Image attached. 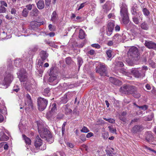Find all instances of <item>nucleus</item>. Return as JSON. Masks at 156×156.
Instances as JSON below:
<instances>
[{
	"label": "nucleus",
	"mask_w": 156,
	"mask_h": 156,
	"mask_svg": "<svg viewBox=\"0 0 156 156\" xmlns=\"http://www.w3.org/2000/svg\"><path fill=\"white\" fill-rule=\"evenodd\" d=\"M139 55L138 48L132 46L129 48L127 53L128 58L126 60V62L129 65H132L133 61L138 59Z\"/></svg>",
	"instance_id": "nucleus-1"
},
{
	"label": "nucleus",
	"mask_w": 156,
	"mask_h": 156,
	"mask_svg": "<svg viewBox=\"0 0 156 156\" xmlns=\"http://www.w3.org/2000/svg\"><path fill=\"white\" fill-rule=\"evenodd\" d=\"M38 132L41 137L42 138H46V140L50 143L53 141L52 135L50 134V131L47 129H41V126L40 125V123L37 122Z\"/></svg>",
	"instance_id": "nucleus-2"
},
{
	"label": "nucleus",
	"mask_w": 156,
	"mask_h": 156,
	"mask_svg": "<svg viewBox=\"0 0 156 156\" xmlns=\"http://www.w3.org/2000/svg\"><path fill=\"white\" fill-rule=\"evenodd\" d=\"M120 13L123 23L125 24L128 23L129 21V14L127 6L126 4L122 3L120 5Z\"/></svg>",
	"instance_id": "nucleus-3"
},
{
	"label": "nucleus",
	"mask_w": 156,
	"mask_h": 156,
	"mask_svg": "<svg viewBox=\"0 0 156 156\" xmlns=\"http://www.w3.org/2000/svg\"><path fill=\"white\" fill-rule=\"evenodd\" d=\"M13 76L11 73L6 72L4 76L3 80L1 83L2 87L6 88L9 85L13 80Z\"/></svg>",
	"instance_id": "nucleus-4"
},
{
	"label": "nucleus",
	"mask_w": 156,
	"mask_h": 156,
	"mask_svg": "<svg viewBox=\"0 0 156 156\" xmlns=\"http://www.w3.org/2000/svg\"><path fill=\"white\" fill-rule=\"evenodd\" d=\"M106 66L104 64L100 63L96 68V71L101 76H106Z\"/></svg>",
	"instance_id": "nucleus-5"
},
{
	"label": "nucleus",
	"mask_w": 156,
	"mask_h": 156,
	"mask_svg": "<svg viewBox=\"0 0 156 156\" xmlns=\"http://www.w3.org/2000/svg\"><path fill=\"white\" fill-rule=\"evenodd\" d=\"M37 102L39 109L41 111L46 108L48 101L47 100L44 98H40L38 99Z\"/></svg>",
	"instance_id": "nucleus-6"
},
{
	"label": "nucleus",
	"mask_w": 156,
	"mask_h": 156,
	"mask_svg": "<svg viewBox=\"0 0 156 156\" xmlns=\"http://www.w3.org/2000/svg\"><path fill=\"white\" fill-rule=\"evenodd\" d=\"M131 72V74L137 78L143 77L145 75L144 71H139L137 69H132Z\"/></svg>",
	"instance_id": "nucleus-7"
},
{
	"label": "nucleus",
	"mask_w": 156,
	"mask_h": 156,
	"mask_svg": "<svg viewBox=\"0 0 156 156\" xmlns=\"http://www.w3.org/2000/svg\"><path fill=\"white\" fill-rule=\"evenodd\" d=\"M114 26V22L113 21L109 22L108 23L106 34L108 36H110L112 34Z\"/></svg>",
	"instance_id": "nucleus-8"
},
{
	"label": "nucleus",
	"mask_w": 156,
	"mask_h": 156,
	"mask_svg": "<svg viewBox=\"0 0 156 156\" xmlns=\"http://www.w3.org/2000/svg\"><path fill=\"white\" fill-rule=\"evenodd\" d=\"M133 89V87L129 85H126L121 87L120 89V91L122 92L126 93H131L133 91L132 90Z\"/></svg>",
	"instance_id": "nucleus-9"
},
{
	"label": "nucleus",
	"mask_w": 156,
	"mask_h": 156,
	"mask_svg": "<svg viewBox=\"0 0 156 156\" xmlns=\"http://www.w3.org/2000/svg\"><path fill=\"white\" fill-rule=\"evenodd\" d=\"M145 45L149 49L156 50V44L152 41H146Z\"/></svg>",
	"instance_id": "nucleus-10"
},
{
	"label": "nucleus",
	"mask_w": 156,
	"mask_h": 156,
	"mask_svg": "<svg viewBox=\"0 0 156 156\" xmlns=\"http://www.w3.org/2000/svg\"><path fill=\"white\" fill-rule=\"evenodd\" d=\"M49 81L51 83V85H55L58 83V80L56 76H52L49 77Z\"/></svg>",
	"instance_id": "nucleus-11"
},
{
	"label": "nucleus",
	"mask_w": 156,
	"mask_h": 156,
	"mask_svg": "<svg viewBox=\"0 0 156 156\" xmlns=\"http://www.w3.org/2000/svg\"><path fill=\"white\" fill-rule=\"evenodd\" d=\"M109 80L112 83L116 85L120 86L122 84L121 81L113 77H110Z\"/></svg>",
	"instance_id": "nucleus-12"
},
{
	"label": "nucleus",
	"mask_w": 156,
	"mask_h": 156,
	"mask_svg": "<svg viewBox=\"0 0 156 156\" xmlns=\"http://www.w3.org/2000/svg\"><path fill=\"white\" fill-rule=\"evenodd\" d=\"M115 44L121 42V34H116L112 38Z\"/></svg>",
	"instance_id": "nucleus-13"
},
{
	"label": "nucleus",
	"mask_w": 156,
	"mask_h": 156,
	"mask_svg": "<svg viewBox=\"0 0 156 156\" xmlns=\"http://www.w3.org/2000/svg\"><path fill=\"white\" fill-rule=\"evenodd\" d=\"M18 76L21 82L24 81L27 78V73L25 71H24L23 73L20 72Z\"/></svg>",
	"instance_id": "nucleus-14"
},
{
	"label": "nucleus",
	"mask_w": 156,
	"mask_h": 156,
	"mask_svg": "<svg viewBox=\"0 0 156 156\" xmlns=\"http://www.w3.org/2000/svg\"><path fill=\"white\" fill-rule=\"evenodd\" d=\"M25 104L29 107L31 106L32 107V102L30 96L29 94H27L26 96V98L25 101Z\"/></svg>",
	"instance_id": "nucleus-15"
},
{
	"label": "nucleus",
	"mask_w": 156,
	"mask_h": 156,
	"mask_svg": "<svg viewBox=\"0 0 156 156\" xmlns=\"http://www.w3.org/2000/svg\"><path fill=\"white\" fill-rule=\"evenodd\" d=\"M102 8L103 11L107 13L111 9V7L109 2H106L103 6Z\"/></svg>",
	"instance_id": "nucleus-16"
},
{
	"label": "nucleus",
	"mask_w": 156,
	"mask_h": 156,
	"mask_svg": "<svg viewBox=\"0 0 156 156\" xmlns=\"http://www.w3.org/2000/svg\"><path fill=\"white\" fill-rule=\"evenodd\" d=\"M39 12L36 8L33 9L30 13V16L34 17L38 16Z\"/></svg>",
	"instance_id": "nucleus-17"
},
{
	"label": "nucleus",
	"mask_w": 156,
	"mask_h": 156,
	"mask_svg": "<svg viewBox=\"0 0 156 156\" xmlns=\"http://www.w3.org/2000/svg\"><path fill=\"white\" fill-rule=\"evenodd\" d=\"M42 144V140L38 136L36 137L34 145L36 148L39 147Z\"/></svg>",
	"instance_id": "nucleus-18"
},
{
	"label": "nucleus",
	"mask_w": 156,
	"mask_h": 156,
	"mask_svg": "<svg viewBox=\"0 0 156 156\" xmlns=\"http://www.w3.org/2000/svg\"><path fill=\"white\" fill-rule=\"evenodd\" d=\"M146 135V139L148 142L151 141L153 140L154 137L151 132H147Z\"/></svg>",
	"instance_id": "nucleus-19"
},
{
	"label": "nucleus",
	"mask_w": 156,
	"mask_h": 156,
	"mask_svg": "<svg viewBox=\"0 0 156 156\" xmlns=\"http://www.w3.org/2000/svg\"><path fill=\"white\" fill-rule=\"evenodd\" d=\"M38 64L37 65V67L39 66V67L40 68V69H37L38 70V72L39 73L40 75V76H41L42 75V74L43 72V67L42 66L43 62H39V61L38 62Z\"/></svg>",
	"instance_id": "nucleus-20"
},
{
	"label": "nucleus",
	"mask_w": 156,
	"mask_h": 156,
	"mask_svg": "<svg viewBox=\"0 0 156 156\" xmlns=\"http://www.w3.org/2000/svg\"><path fill=\"white\" fill-rule=\"evenodd\" d=\"M37 8L40 9H42L44 6V1L43 0H39L37 3Z\"/></svg>",
	"instance_id": "nucleus-21"
},
{
	"label": "nucleus",
	"mask_w": 156,
	"mask_h": 156,
	"mask_svg": "<svg viewBox=\"0 0 156 156\" xmlns=\"http://www.w3.org/2000/svg\"><path fill=\"white\" fill-rule=\"evenodd\" d=\"M22 137L26 144H27L28 145H30L31 144V140L30 138L27 137L24 134L22 135Z\"/></svg>",
	"instance_id": "nucleus-22"
},
{
	"label": "nucleus",
	"mask_w": 156,
	"mask_h": 156,
	"mask_svg": "<svg viewBox=\"0 0 156 156\" xmlns=\"http://www.w3.org/2000/svg\"><path fill=\"white\" fill-rule=\"evenodd\" d=\"M143 127L141 126H136L134 127L132 129L133 132H137L143 129Z\"/></svg>",
	"instance_id": "nucleus-23"
},
{
	"label": "nucleus",
	"mask_w": 156,
	"mask_h": 156,
	"mask_svg": "<svg viewBox=\"0 0 156 156\" xmlns=\"http://www.w3.org/2000/svg\"><path fill=\"white\" fill-rule=\"evenodd\" d=\"M140 27L142 29L145 30H147L149 28V26L147 23L145 22L141 24Z\"/></svg>",
	"instance_id": "nucleus-24"
},
{
	"label": "nucleus",
	"mask_w": 156,
	"mask_h": 156,
	"mask_svg": "<svg viewBox=\"0 0 156 156\" xmlns=\"http://www.w3.org/2000/svg\"><path fill=\"white\" fill-rule=\"evenodd\" d=\"M138 16L140 17V16H139V14L137 16H133L132 17L133 20L135 23L136 24H138L139 23V20L138 18Z\"/></svg>",
	"instance_id": "nucleus-25"
},
{
	"label": "nucleus",
	"mask_w": 156,
	"mask_h": 156,
	"mask_svg": "<svg viewBox=\"0 0 156 156\" xmlns=\"http://www.w3.org/2000/svg\"><path fill=\"white\" fill-rule=\"evenodd\" d=\"M86 35L84 31L82 29L80 30L79 32V37L81 39H84Z\"/></svg>",
	"instance_id": "nucleus-26"
},
{
	"label": "nucleus",
	"mask_w": 156,
	"mask_h": 156,
	"mask_svg": "<svg viewBox=\"0 0 156 156\" xmlns=\"http://www.w3.org/2000/svg\"><path fill=\"white\" fill-rule=\"evenodd\" d=\"M40 55L41 57L43 60H45L48 57V55L46 52L44 51H41Z\"/></svg>",
	"instance_id": "nucleus-27"
},
{
	"label": "nucleus",
	"mask_w": 156,
	"mask_h": 156,
	"mask_svg": "<svg viewBox=\"0 0 156 156\" xmlns=\"http://www.w3.org/2000/svg\"><path fill=\"white\" fill-rule=\"evenodd\" d=\"M52 106L50 113L51 114L53 115L55 113L57 110L56 104L55 103L52 104Z\"/></svg>",
	"instance_id": "nucleus-28"
},
{
	"label": "nucleus",
	"mask_w": 156,
	"mask_h": 156,
	"mask_svg": "<svg viewBox=\"0 0 156 156\" xmlns=\"http://www.w3.org/2000/svg\"><path fill=\"white\" fill-rule=\"evenodd\" d=\"M50 89L49 88H46L44 90V92H43V95L46 96H49L50 93Z\"/></svg>",
	"instance_id": "nucleus-29"
},
{
	"label": "nucleus",
	"mask_w": 156,
	"mask_h": 156,
	"mask_svg": "<svg viewBox=\"0 0 156 156\" xmlns=\"http://www.w3.org/2000/svg\"><path fill=\"white\" fill-rule=\"evenodd\" d=\"M127 33L126 32L123 33L122 35H121V42H124L125 40L127 39Z\"/></svg>",
	"instance_id": "nucleus-30"
},
{
	"label": "nucleus",
	"mask_w": 156,
	"mask_h": 156,
	"mask_svg": "<svg viewBox=\"0 0 156 156\" xmlns=\"http://www.w3.org/2000/svg\"><path fill=\"white\" fill-rule=\"evenodd\" d=\"M143 12L144 15L146 16H148L150 14L149 11L146 8H144L143 9Z\"/></svg>",
	"instance_id": "nucleus-31"
},
{
	"label": "nucleus",
	"mask_w": 156,
	"mask_h": 156,
	"mask_svg": "<svg viewBox=\"0 0 156 156\" xmlns=\"http://www.w3.org/2000/svg\"><path fill=\"white\" fill-rule=\"evenodd\" d=\"M57 16V14H56V12L54 11L52 14L51 19V21L53 22L55 21L56 19Z\"/></svg>",
	"instance_id": "nucleus-32"
},
{
	"label": "nucleus",
	"mask_w": 156,
	"mask_h": 156,
	"mask_svg": "<svg viewBox=\"0 0 156 156\" xmlns=\"http://www.w3.org/2000/svg\"><path fill=\"white\" fill-rule=\"evenodd\" d=\"M89 130L86 126H83L82 129L80 130L81 132L87 133L89 132Z\"/></svg>",
	"instance_id": "nucleus-33"
},
{
	"label": "nucleus",
	"mask_w": 156,
	"mask_h": 156,
	"mask_svg": "<svg viewBox=\"0 0 156 156\" xmlns=\"http://www.w3.org/2000/svg\"><path fill=\"white\" fill-rule=\"evenodd\" d=\"M28 12L27 11V8H24L22 12V15L24 17H27L28 15Z\"/></svg>",
	"instance_id": "nucleus-34"
},
{
	"label": "nucleus",
	"mask_w": 156,
	"mask_h": 156,
	"mask_svg": "<svg viewBox=\"0 0 156 156\" xmlns=\"http://www.w3.org/2000/svg\"><path fill=\"white\" fill-rule=\"evenodd\" d=\"M133 95L136 98H138L140 96V94L137 91H135L133 93Z\"/></svg>",
	"instance_id": "nucleus-35"
},
{
	"label": "nucleus",
	"mask_w": 156,
	"mask_h": 156,
	"mask_svg": "<svg viewBox=\"0 0 156 156\" xmlns=\"http://www.w3.org/2000/svg\"><path fill=\"white\" fill-rule=\"evenodd\" d=\"M103 119L106 121H108L110 123H113L115 122V120L113 119H106L104 118H103Z\"/></svg>",
	"instance_id": "nucleus-36"
},
{
	"label": "nucleus",
	"mask_w": 156,
	"mask_h": 156,
	"mask_svg": "<svg viewBox=\"0 0 156 156\" xmlns=\"http://www.w3.org/2000/svg\"><path fill=\"white\" fill-rule=\"evenodd\" d=\"M108 128L109 129V130L110 132L111 133H114L116 132V130L115 129L113 128L111 126H109L108 127Z\"/></svg>",
	"instance_id": "nucleus-37"
},
{
	"label": "nucleus",
	"mask_w": 156,
	"mask_h": 156,
	"mask_svg": "<svg viewBox=\"0 0 156 156\" xmlns=\"http://www.w3.org/2000/svg\"><path fill=\"white\" fill-rule=\"evenodd\" d=\"M66 124V122H64L62 125V135L64 134V133Z\"/></svg>",
	"instance_id": "nucleus-38"
},
{
	"label": "nucleus",
	"mask_w": 156,
	"mask_h": 156,
	"mask_svg": "<svg viewBox=\"0 0 156 156\" xmlns=\"http://www.w3.org/2000/svg\"><path fill=\"white\" fill-rule=\"evenodd\" d=\"M131 33L132 35L134 37L138 36L139 35V34L134 30H132Z\"/></svg>",
	"instance_id": "nucleus-39"
},
{
	"label": "nucleus",
	"mask_w": 156,
	"mask_h": 156,
	"mask_svg": "<svg viewBox=\"0 0 156 156\" xmlns=\"http://www.w3.org/2000/svg\"><path fill=\"white\" fill-rule=\"evenodd\" d=\"M6 11V8L2 6H0V13H3L5 12Z\"/></svg>",
	"instance_id": "nucleus-40"
},
{
	"label": "nucleus",
	"mask_w": 156,
	"mask_h": 156,
	"mask_svg": "<svg viewBox=\"0 0 156 156\" xmlns=\"http://www.w3.org/2000/svg\"><path fill=\"white\" fill-rule=\"evenodd\" d=\"M136 106L140 108L142 110H145L147 109V105H144L142 106H138L136 105Z\"/></svg>",
	"instance_id": "nucleus-41"
},
{
	"label": "nucleus",
	"mask_w": 156,
	"mask_h": 156,
	"mask_svg": "<svg viewBox=\"0 0 156 156\" xmlns=\"http://www.w3.org/2000/svg\"><path fill=\"white\" fill-rule=\"evenodd\" d=\"M112 51L110 50H108L106 51V53L107 56L109 58H111L112 56Z\"/></svg>",
	"instance_id": "nucleus-42"
},
{
	"label": "nucleus",
	"mask_w": 156,
	"mask_h": 156,
	"mask_svg": "<svg viewBox=\"0 0 156 156\" xmlns=\"http://www.w3.org/2000/svg\"><path fill=\"white\" fill-rule=\"evenodd\" d=\"M80 139L83 142H84L86 140V136L83 134H82L80 136Z\"/></svg>",
	"instance_id": "nucleus-43"
},
{
	"label": "nucleus",
	"mask_w": 156,
	"mask_h": 156,
	"mask_svg": "<svg viewBox=\"0 0 156 156\" xmlns=\"http://www.w3.org/2000/svg\"><path fill=\"white\" fill-rule=\"evenodd\" d=\"M49 30L51 31H54L55 30V28L52 24H50L48 26Z\"/></svg>",
	"instance_id": "nucleus-44"
},
{
	"label": "nucleus",
	"mask_w": 156,
	"mask_h": 156,
	"mask_svg": "<svg viewBox=\"0 0 156 156\" xmlns=\"http://www.w3.org/2000/svg\"><path fill=\"white\" fill-rule=\"evenodd\" d=\"M45 4L46 6L48 8L49 7L51 4V0H45Z\"/></svg>",
	"instance_id": "nucleus-45"
},
{
	"label": "nucleus",
	"mask_w": 156,
	"mask_h": 156,
	"mask_svg": "<svg viewBox=\"0 0 156 156\" xmlns=\"http://www.w3.org/2000/svg\"><path fill=\"white\" fill-rule=\"evenodd\" d=\"M105 151L108 156H112V153H113L112 151H110L106 149L105 150Z\"/></svg>",
	"instance_id": "nucleus-46"
},
{
	"label": "nucleus",
	"mask_w": 156,
	"mask_h": 156,
	"mask_svg": "<svg viewBox=\"0 0 156 156\" xmlns=\"http://www.w3.org/2000/svg\"><path fill=\"white\" fill-rule=\"evenodd\" d=\"M132 14L134 16H137V15H138L136 12V10L135 8H132Z\"/></svg>",
	"instance_id": "nucleus-47"
},
{
	"label": "nucleus",
	"mask_w": 156,
	"mask_h": 156,
	"mask_svg": "<svg viewBox=\"0 0 156 156\" xmlns=\"http://www.w3.org/2000/svg\"><path fill=\"white\" fill-rule=\"evenodd\" d=\"M78 61L79 65V67H80L82 65V64L83 62V61L82 58H78Z\"/></svg>",
	"instance_id": "nucleus-48"
},
{
	"label": "nucleus",
	"mask_w": 156,
	"mask_h": 156,
	"mask_svg": "<svg viewBox=\"0 0 156 156\" xmlns=\"http://www.w3.org/2000/svg\"><path fill=\"white\" fill-rule=\"evenodd\" d=\"M108 136V133L106 132L103 135V138L105 139H106Z\"/></svg>",
	"instance_id": "nucleus-49"
},
{
	"label": "nucleus",
	"mask_w": 156,
	"mask_h": 156,
	"mask_svg": "<svg viewBox=\"0 0 156 156\" xmlns=\"http://www.w3.org/2000/svg\"><path fill=\"white\" fill-rule=\"evenodd\" d=\"M94 135V134L92 132H89L86 135V137L87 138H89L91 137H92V136H93Z\"/></svg>",
	"instance_id": "nucleus-50"
},
{
	"label": "nucleus",
	"mask_w": 156,
	"mask_h": 156,
	"mask_svg": "<svg viewBox=\"0 0 156 156\" xmlns=\"http://www.w3.org/2000/svg\"><path fill=\"white\" fill-rule=\"evenodd\" d=\"M34 5L33 4H29L26 6V7L27 8V9L28 10H30L32 9V6H34Z\"/></svg>",
	"instance_id": "nucleus-51"
},
{
	"label": "nucleus",
	"mask_w": 156,
	"mask_h": 156,
	"mask_svg": "<svg viewBox=\"0 0 156 156\" xmlns=\"http://www.w3.org/2000/svg\"><path fill=\"white\" fill-rule=\"evenodd\" d=\"M91 46L92 47L95 48H99L100 47V45L97 44H92Z\"/></svg>",
	"instance_id": "nucleus-52"
},
{
	"label": "nucleus",
	"mask_w": 156,
	"mask_h": 156,
	"mask_svg": "<svg viewBox=\"0 0 156 156\" xmlns=\"http://www.w3.org/2000/svg\"><path fill=\"white\" fill-rule=\"evenodd\" d=\"M114 44H115L113 40L112 39V41H109L108 43V45L109 46H111L113 45Z\"/></svg>",
	"instance_id": "nucleus-53"
},
{
	"label": "nucleus",
	"mask_w": 156,
	"mask_h": 156,
	"mask_svg": "<svg viewBox=\"0 0 156 156\" xmlns=\"http://www.w3.org/2000/svg\"><path fill=\"white\" fill-rule=\"evenodd\" d=\"M16 10L14 8H12L11 11V13L12 14L14 15L15 16V14H16Z\"/></svg>",
	"instance_id": "nucleus-54"
},
{
	"label": "nucleus",
	"mask_w": 156,
	"mask_h": 156,
	"mask_svg": "<svg viewBox=\"0 0 156 156\" xmlns=\"http://www.w3.org/2000/svg\"><path fill=\"white\" fill-rule=\"evenodd\" d=\"M8 139V137L5 135H3L2 138V139L4 140H7Z\"/></svg>",
	"instance_id": "nucleus-55"
},
{
	"label": "nucleus",
	"mask_w": 156,
	"mask_h": 156,
	"mask_svg": "<svg viewBox=\"0 0 156 156\" xmlns=\"http://www.w3.org/2000/svg\"><path fill=\"white\" fill-rule=\"evenodd\" d=\"M108 18L114 19L115 17V16L113 13H110L108 16Z\"/></svg>",
	"instance_id": "nucleus-56"
},
{
	"label": "nucleus",
	"mask_w": 156,
	"mask_h": 156,
	"mask_svg": "<svg viewBox=\"0 0 156 156\" xmlns=\"http://www.w3.org/2000/svg\"><path fill=\"white\" fill-rule=\"evenodd\" d=\"M1 6H2L4 7V6L5 7H7L8 5L4 1H2L1 2Z\"/></svg>",
	"instance_id": "nucleus-57"
},
{
	"label": "nucleus",
	"mask_w": 156,
	"mask_h": 156,
	"mask_svg": "<svg viewBox=\"0 0 156 156\" xmlns=\"http://www.w3.org/2000/svg\"><path fill=\"white\" fill-rule=\"evenodd\" d=\"M67 146L70 148H73L74 147V145L72 143L68 142L67 143Z\"/></svg>",
	"instance_id": "nucleus-58"
},
{
	"label": "nucleus",
	"mask_w": 156,
	"mask_h": 156,
	"mask_svg": "<svg viewBox=\"0 0 156 156\" xmlns=\"http://www.w3.org/2000/svg\"><path fill=\"white\" fill-rule=\"evenodd\" d=\"M120 27L119 25H116L115 27V30L116 31H119L120 30Z\"/></svg>",
	"instance_id": "nucleus-59"
},
{
	"label": "nucleus",
	"mask_w": 156,
	"mask_h": 156,
	"mask_svg": "<svg viewBox=\"0 0 156 156\" xmlns=\"http://www.w3.org/2000/svg\"><path fill=\"white\" fill-rule=\"evenodd\" d=\"M84 4L85 3H83L80 4V5L78 9V10H79L80 9H81L82 8H83V7L84 6Z\"/></svg>",
	"instance_id": "nucleus-60"
},
{
	"label": "nucleus",
	"mask_w": 156,
	"mask_h": 156,
	"mask_svg": "<svg viewBox=\"0 0 156 156\" xmlns=\"http://www.w3.org/2000/svg\"><path fill=\"white\" fill-rule=\"evenodd\" d=\"M70 58H67L66 59V62L67 64H69L70 63Z\"/></svg>",
	"instance_id": "nucleus-61"
},
{
	"label": "nucleus",
	"mask_w": 156,
	"mask_h": 156,
	"mask_svg": "<svg viewBox=\"0 0 156 156\" xmlns=\"http://www.w3.org/2000/svg\"><path fill=\"white\" fill-rule=\"evenodd\" d=\"M153 117V115H151V117L150 118H148L147 117H146V118L145 119L147 121H150L152 119Z\"/></svg>",
	"instance_id": "nucleus-62"
},
{
	"label": "nucleus",
	"mask_w": 156,
	"mask_h": 156,
	"mask_svg": "<svg viewBox=\"0 0 156 156\" xmlns=\"http://www.w3.org/2000/svg\"><path fill=\"white\" fill-rule=\"evenodd\" d=\"M117 64H118V65L121 67H122L124 66L123 63L121 62H118L117 63Z\"/></svg>",
	"instance_id": "nucleus-63"
},
{
	"label": "nucleus",
	"mask_w": 156,
	"mask_h": 156,
	"mask_svg": "<svg viewBox=\"0 0 156 156\" xmlns=\"http://www.w3.org/2000/svg\"><path fill=\"white\" fill-rule=\"evenodd\" d=\"M88 53L90 55H93L94 53V51L93 50H91L89 51Z\"/></svg>",
	"instance_id": "nucleus-64"
}]
</instances>
